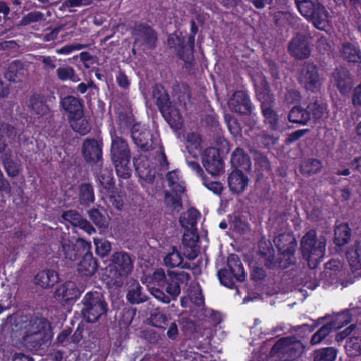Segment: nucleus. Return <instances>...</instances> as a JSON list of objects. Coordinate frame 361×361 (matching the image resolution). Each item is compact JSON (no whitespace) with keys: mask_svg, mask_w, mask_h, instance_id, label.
<instances>
[{"mask_svg":"<svg viewBox=\"0 0 361 361\" xmlns=\"http://www.w3.org/2000/svg\"><path fill=\"white\" fill-rule=\"evenodd\" d=\"M51 338V324L47 318L41 316L28 331H24L22 343L27 350L41 354L49 346Z\"/></svg>","mask_w":361,"mask_h":361,"instance_id":"f257e3e1","label":"nucleus"},{"mask_svg":"<svg viewBox=\"0 0 361 361\" xmlns=\"http://www.w3.org/2000/svg\"><path fill=\"white\" fill-rule=\"evenodd\" d=\"M111 139L110 157L117 176L123 179H128L131 176L130 167L131 152L128 143L116 135L114 129L110 131Z\"/></svg>","mask_w":361,"mask_h":361,"instance_id":"f03ea898","label":"nucleus"},{"mask_svg":"<svg viewBox=\"0 0 361 361\" xmlns=\"http://www.w3.org/2000/svg\"><path fill=\"white\" fill-rule=\"evenodd\" d=\"M299 13L316 28L324 30L330 24V15L319 0H294Z\"/></svg>","mask_w":361,"mask_h":361,"instance_id":"7ed1b4c3","label":"nucleus"},{"mask_svg":"<svg viewBox=\"0 0 361 361\" xmlns=\"http://www.w3.org/2000/svg\"><path fill=\"white\" fill-rule=\"evenodd\" d=\"M82 315L88 323H94L105 319L108 312V304L102 293L97 291L87 293L82 299Z\"/></svg>","mask_w":361,"mask_h":361,"instance_id":"20e7f679","label":"nucleus"},{"mask_svg":"<svg viewBox=\"0 0 361 361\" xmlns=\"http://www.w3.org/2000/svg\"><path fill=\"white\" fill-rule=\"evenodd\" d=\"M256 92L257 99L260 102L264 123L269 125L271 130H277L279 129V116L274 109L275 98L265 80H262Z\"/></svg>","mask_w":361,"mask_h":361,"instance_id":"39448f33","label":"nucleus"},{"mask_svg":"<svg viewBox=\"0 0 361 361\" xmlns=\"http://www.w3.org/2000/svg\"><path fill=\"white\" fill-rule=\"evenodd\" d=\"M326 239L325 236L317 235L314 229L307 231L300 241V250L303 257L308 262L317 263L325 253Z\"/></svg>","mask_w":361,"mask_h":361,"instance_id":"423d86ee","label":"nucleus"},{"mask_svg":"<svg viewBox=\"0 0 361 361\" xmlns=\"http://www.w3.org/2000/svg\"><path fill=\"white\" fill-rule=\"evenodd\" d=\"M304 345L300 341L281 338L273 345L269 355L279 361H293L302 355Z\"/></svg>","mask_w":361,"mask_h":361,"instance_id":"0eeeda50","label":"nucleus"},{"mask_svg":"<svg viewBox=\"0 0 361 361\" xmlns=\"http://www.w3.org/2000/svg\"><path fill=\"white\" fill-rule=\"evenodd\" d=\"M274 244L284 259L279 262V267L286 269L295 262L294 257L297 240L290 233H283L274 239Z\"/></svg>","mask_w":361,"mask_h":361,"instance_id":"6e6552de","label":"nucleus"},{"mask_svg":"<svg viewBox=\"0 0 361 361\" xmlns=\"http://www.w3.org/2000/svg\"><path fill=\"white\" fill-rule=\"evenodd\" d=\"M133 259L127 252L123 251L116 252L111 257V262L112 265H109V271L111 277L115 279L114 284L120 286L122 283L117 281V279L121 277H127L133 269Z\"/></svg>","mask_w":361,"mask_h":361,"instance_id":"1a4fd4ad","label":"nucleus"},{"mask_svg":"<svg viewBox=\"0 0 361 361\" xmlns=\"http://www.w3.org/2000/svg\"><path fill=\"white\" fill-rule=\"evenodd\" d=\"M298 79L307 92L316 93L321 90L322 79L317 66L314 63L305 62L301 66Z\"/></svg>","mask_w":361,"mask_h":361,"instance_id":"9d476101","label":"nucleus"},{"mask_svg":"<svg viewBox=\"0 0 361 361\" xmlns=\"http://www.w3.org/2000/svg\"><path fill=\"white\" fill-rule=\"evenodd\" d=\"M131 33L135 36L134 46L142 47L143 49L152 50L157 46V33L150 25L136 23L131 28Z\"/></svg>","mask_w":361,"mask_h":361,"instance_id":"9b49d317","label":"nucleus"},{"mask_svg":"<svg viewBox=\"0 0 361 361\" xmlns=\"http://www.w3.org/2000/svg\"><path fill=\"white\" fill-rule=\"evenodd\" d=\"M167 43L170 48L175 49L178 56L181 59L189 58L193 53L194 39L192 36H188L185 41V37L173 33L168 37Z\"/></svg>","mask_w":361,"mask_h":361,"instance_id":"f8f14e48","label":"nucleus"},{"mask_svg":"<svg viewBox=\"0 0 361 361\" xmlns=\"http://www.w3.org/2000/svg\"><path fill=\"white\" fill-rule=\"evenodd\" d=\"M61 246L66 258L71 261L78 259L91 249L90 243L80 238H77L75 242L63 239L61 242Z\"/></svg>","mask_w":361,"mask_h":361,"instance_id":"ddd939ff","label":"nucleus"},{"mask_svg":"<svg viewBox=\"0 0 361 361\" xmlns=\"http://www.w3.org/2000/svg\"><path fill=\"white\" fill-rule=\"evenodd\" d=\"M202 164L205 169L212 176H218L224 172V163L222 155L215 147L206 149L202 156Z\"/></svg>","mask_w":361,"mask_h":361,"instance_id":"4468645a","label":"nucleus"},{"mask_svg":"<svg viewBox=\"0 0 361 361\" xmlns=\"http://www.w3.org/2000/svg\"><path fill=\"white\" fill-rule=\"evenodd\" d=\"M131 137L135 145L142 152H150L155 148L154 137L150 130L135 124L131 128Z\"/></svg>","mask_w":361,"mask_h":361,"instance_id":"2eb2a0df","label":"nucleus"},{"mask_svg":"<svg viewBox=\"0 0 361 361\" xmlns=\"http://www.w3.org/2000/svg\"><path fill=\"white\" fill-rule=\"evenodd\" d=\"M199 238L197 229L185 230L182 238V250L183 255L188 259H194L199 255Z\"/></svg>","mask_w":361,"mask_h":361,"instance_id":"dca6fc26","label":"nucleus"},{"mask_svg":"<svg viewBox=\"0 0 361 361\" xmlns=\"http://www.w3.org/2000/svg\"><path fill=\"white\" fill-rule=\"evenodd\" d=\"M288 50L290 54L298 60L306 59L311 55V49L307 38L299 33L290 41Z\"/></svg>","mask_w":361,"mask_h":361,"instance_id":"f3484780","label":"nucleus"},{"mask_svg":"<svg viewBox=\"0 0 361 361\" xmlns=\"http://www.w3.org/2000/svg\"><path fill=\"white\" fill-rule=\"evenodd\" d=\"M332 81L341 94H348L352 90L354 82L352 75L345 67L339 66L331 74Z\"/></svg>","mask_w":361,"mask_h":361,"instance_id":"a211bd4d","label":"nucleus"},{"mask_svg":"<svg viewBox=\"0 0 361 361\" xmlns=\"http://www.w3.org/2000/svg\"><path fill=\"white\" fill-rule=\"evenodd\" d=\"M228 106L231 111L241 115H249L252 111L251 101L243 91L235 92L228 99Z\"/></svg>","mask_w":361,"mask_h":361,"instance_id":"6ab92c4d","label":"nucleus"},{"mask_svg":"<svg viewBox=\"0 0 361 361\" xmlns=\"http://www.w3.org/2000/svg\"><path fill=\"white\" fill-rule=\"evenodd\" d=\"M97 140L85 139L82 145L81 152L86 163L95 164L102 159V147Z\"/></svg>","mask_w":361,"mask_h":361,"instance_id":"aec40b11","label":"nucleus"},{"mask_svg":"<svg viewBox=\"0 0 361 361\" xmlns=\"http://www.w3.org/2000/svg\"><path fill=\"white\" fill-rule=\"evenodd\" d=\"M40 317L41 315L37 314H13L7 317L6 324L10 325L13 331H27Z\"/></svg>","mask_w":361,"mask_h":361,"instance_id":"412c9836","label":"nucleus"},{"mask_svg":"<svg viewBox=\"0 0 361 361\" xmlns=\"http://www.w3.org/2000/svg\"><path fill=\"white\" fill-rule=\"evenodd\" d=\"M61 218L69 222L74 227H79L88 234L96 232L92 224L75 209L65 211L61 214Z\"/></svg>","mask_w":361,"mask_h":361,"instance_id":"4be33fe9","label":"nucleus"},{"mask_svg":"<svg viewBox=\"0 0 361 361\" xmlns=\"http://www.w3.org/2000/svg\"><path fill=\"white\" fill-rule=\"evenodd\" d=\"M95 176L99 183L101 192L104 190L109 193H116V188L111 169L104 167L101 164L98 171H96Z\"/></svg>","mask_w":361,"mask_h":361,"instance_id":"5701e85b","label":"nucleus"},{"mask_svg":"<svg viewBox=\"0 0 361 361\" xmlns=\"http://www.w3.org/2000/svg\"><path fill=\"white\" fill-rule=\"evenodd\" d=\"M80 290L73 281H66L58 287L54 293V297L61 302H68L78 298Z\"/></svg>","mask_w":361,"mask_h":361,"instance_id":"b1692460","label":"nucleus"},{"mask_svg":"<svg viewBox=\"0 0 361 361\" xmlns=\"http://www.w3.org/2000/svg\"><path fill=\"white\" fill-rule=\"evenodd\" d=\"M61 106L68 114V121L74 117H78L83 114V104L82 101L73 96H66L61 100Z\"/></svg>","mask_w":361,"mask_h":361,"instance_id":"393cba45","label":"nucleus"},{"mask_svg":"<svg viewBox=\"0 0 361 361\" xmlns=\"http://www.w3.org/2000/svg\"><path fill=\"white\" fill-rule=\"evenodd\" d=\"M159 111L171 128L173 130L181 128L183 124V119L177 108L170 104Z\"/></svg>","mask_w":361,"mask_h":361,"instance_id":"a878e982","label":"nucleus"},{"mask_svg":"<svg viewBox=\"0 0 361 361\" xmlns=\"http://www.w3.org/2000/svg\"><path fill=\"white\" fill-rule=\"evenodd\" d=\"M126 299L131 305H139L147 301L149 297L142 286L134 281L128 286Z\"/></svg>","mask_w":361,"mask_h":361,"instance_id":"bb28decb","label":"nucleus"},{"mask_svg":"<svg viewBox=\"0 0 361 361\" xmlns=\"http://www.w3.org/2000/svg\"><path fill=\"white\" fill-rule=\"evenodd\" d=\"M26 75L27 70L24 64L21 61L16 60L9 64L4 77L8 81L17 83L22 82Z\"/></svg>","mask_w":361,"mask_h":361,"instance_id":"cd10ccee","label":"nucleus"},{"mask_svg":"<svg viewBox=\"0 0 361 361\" xmlns=\"http://www.w3.org/2000/svg\"><path fill=\"white\" fill-rule=\"evenodd\" d=\"M230 190L237 194L241 193L247 186L248 178L241 170L235 169L228 178Z\"/></svg>","mask_w":361,"mask_h":361,"instance_id":"c85d7f7f","label":"nucleus"},{"mask_svg":"<svg viewBox=\"0 0 361 361\" xmlns=\"http://www.w3.org/2000/svg\"><path fill=\"white\" fill-rule=\"evenodd\" d=\"M340 56L348 63H361V51L355 44L346 42H343L339 49Z\"/></svg>","mask_w":361,"mask_h":361,"instance_id":"c756f323","label":"nucleus"},{"mask_svg":"<svg viewBox=\"0 0 361 361\" xmlns=\"http://www.w3.org/2000/svg\"><path fill=\"white\" fill-rule=\"evenodd\" d=\"M231 164L235 169L248 171L251 168L249 155L241 148H236L232 153Z\"/></svg>","mask_w":361,"mask_h":361,"instance_id":"7c9ffc66","label":"nucleus"},{"mask_svg":"<svg viewBox=\"0 0 361 361\" xmlns=\"http://www.w3.org/2000/svg\"><path fill=\"white\" fill-rule=\"evenodd\" d=\"M98 263L90 250L87 251L78 265V271L87 276H93L98 269Z\"/></svg>","mask_w":361,"mask_h":361,"instance_id":"2f4dec72","label":"nucleus"},{"mask_svg":"<svg viewBox=\"0 0 361 361\" xmlns=\"http://www.w3.org/2000/svg\"><path fill=\"white\" fill-rule=\"evenodd\" d=\"M202 139L201 135L195 132H190L185 137V147L189 154L194 158H197L202 153Z\"/></svg>","mask_w":361,"mask_h":361,"instance_id":"473e14b6","label":"nucleus"},{"mask_svg":"<svg viewBox=\"0 0 361 361\" xmlns=\"http://www.w3.org/2000/svg\"><path fill=\"white\" fill-rule=\"evenodd\" d=\"M58 274L54 270H43L39 272L34 279L35 283L43 288L54 286L59 281Z\"/></svg>","mask_w":361,"mask_h":361,"instance_id":"72a5a7b5","label":"nucleus"},{"mask_svg":"<svg viewBox=\"0 0 361 361\" xmlns=\"http://www.w3.org/2000/svg\"><path fill=\"white\" fill-rule=\"evenodd\" d=\"M184 190V188L178 186V188H172V192L165 191L164 202L166 205L173 211L179 212L182 209L181 197L179 193L183 192Z\"/></svg>","mask_w":361,"mask_h":361,"instance_id":"f704fd0d","label":"nucleus"},{"mask_svg":"<svg viewBox=\"0 0 361 361\" xmlns=\"http://www.w3.org/2000/svg\"><path fill=\"white\" fill-rule=\"evenodd\" d=\"M227 270H229L235 276V281L239 282L245 281L244 268L238 255L231 254L228 256L227 259Z\"/></svg>","mask_w":361,"mask_h":361,"instance_id":"c9c22d12","label":"nucleus"},{"mask_svg":"<svg viewBox=\"0 0 361 361\" xmlns=\"http://www.w3.org/2000/svg\"><path fill=\"white\" fill-rule=\"evenodd\" d=\"M73 130L81 135L88 134L91 130V123L87 116L81 114L78 117H74L68 121Z\"/></svg>","mask_w":361,"mask_h":361,"instance_id":"e433bc0d","label":"nucleus"},{"mask_svg":"<svg viewBox=\"0 0 361 361\" xmlns=\"http://www.w3.org/2000/svg\"><path fill=\"white\" fill-rule=\"evenodd\" d=\"M95 200L94 188L90 183H84L78 187V202L80 205L88 207Z\"/></svg>","mask_w":361,"mask_h":361,"instance_id":"4c0bfd02","label":"nucleus"},{"mask_svg":"<svg viewBox=\"0 0 361 361\" xmlns=\"http://www.w3.org/2000/svg\"><path fill=\"white\" fill-rule=\"evenodd\" d=\"M152 95L159 111L171 104L167 91L160 84L153 86Z\"/></svg>","mask_w":361,"mask_h":361,"instance_id":"58836bf2","label":"nucleus"},{"mask_svg":"<svg viewBox=\"0 0 361 361\" xmlns=\"http://www.w3.org/2000/svg\"><path fill=\"white\" fill-rule=\"evenodd\" d=\"M173 96L185 109L191 104V94L188 85L185 83H176L173 87Z\"/></svg>","mask_w":361,"mask_h":361,"instance_id":"ea45409f","label":"nucleus"},{"mask_svg":"<svg viewBox=\"0 0 361 361\" xmlns=\"http://www.w3.org/2000/svg\"><path fill=\"white\" fill-rule=\"evenodd\" d=\"M135 170L141 179L147 183L152 184L155 179L156 170L151 167L148 161H140L135 165Z\"/></svg>","mask_w":361,"mask_h":361,"instance_id":"a19ab883","label":"nucleus"},{"mask_svg":"<svg viewBox=\"0 0 361 361\" xmlns=\"http://www.w3.org/2000/svg\"><path fill=\"white\" fill-rule=\"evenodd\" d=\"M200 216V214L197 209L190 208L180 215L179 222L185 230L196 229L197 220Z\"/></svg>","mask_w":361,"mask_h":361,"instance_id":"79ce46f5","label":"nucleus"},{"mask_svg":"<svg viewBox=\"0 0 361 361\" xmlns=\"http://www.w3.org/2000/svg\"><path fill=\"white\" fill-rule=\"evenodd\" d=\"M29 106L36 114L44 116L49 111L45 97L41 94H33L29 99Z\"/></svg>","mask_w":361,"mask_h":361,"instance_id":"37998d69","label":"nucleus"},{"mask_svg":"<svg viewBox=\"0 0 361 361\" xmlns=\"http://www.w3.org/2000/svg\"><path fill=\"white\" fill-rule=\"evenodd\" d=\"M351 236V230L347 224L337 226L334 229V242L337 246L347 244Z\"/></svg>","mask_w":361,"mask_h":361,"instance_id":"c03bdc74","label":"nucleus"},{"mask_svg":"<svg viewBox=\"0 0 361 361\" xmlns=\"http://www.w3.org/2000/svg\"><path fill=\"white\" fill-rule=\"evenodd\" d=\"M288 121L291 123L305 125L309 121V114L306 109L300 106H293L289 111L288 116Z\"/></svg>","mask_w":361,"mask_h":361,"instance_id":"a18cd8bd","label":"nucleus"},{"mask_svg":"<svg viewBox=\"0 0 361 361\" xmlns=\"http://www.w3.org/2000/svg\"><path fill=\"white\" fill-rule=\"evenodd\" d=\"M322 168V164L317 159H307L304 160L300 164L301 173L307 176L317 173Z\"/></svg>","mask_w":361,"mask_h":361,"instance_id":"49530a36","label":"nucleus"},{"mask_svg":"<svg viewBox=\"0 0 361 361\" xmlns=\"http://www.w3.org/2000/svg\"><path fill=\"white\" fill-rule=\"evenodd\" d=\"M339 326H336L335 322H329L323 325L314 335L312 336L310 343L316 345L322 342L333 329H339Z\"/></svg>","mask_w":361,"mask_h":361,"instance_id":"de8ad7c7","label":"nucleus"},{"mask_svg":"<svg viewBox=\"0 0 361 361\" xmlns=\"http://www.w3.org/2000/svg\"><path fill=\"white\" fill-rule=\"evenodd\" d=\"M358 247L359 245H355L346 252V257L353 271L361 269V250Z\"/></svg>","mask_w":361,"mask_h":361,"instance_id":"09e8293b","label":"nucleus"},{"mask_svg":"<svg viewBox=\"0 0 361 361\" xmlns=\"http://www.w3.org/2000/svg\"><path fill=\"white\" fill-rule=\"evenodd\" d=\"M325 276L329 277V283L332 285L341 284L343 287H346L351 281L346 279L348 274L345 271H338L332 272L329 270H325Z\"/></svg>","mask_w":361,"mask_h":361,"instance_id":"8fccbe9b","label":"nucleus"},{"mask_svg":"<svg viewBox=\"0 0 361 361\" xmlns=\"http://www.w3.org/2000/svg\"><path fill=\"white\" fill-rule=\"evenodd\" d=\"M301 284L297 285L295 290L302 293L304 297L307 295V290H314L318 286V282L314 277L309 275H305L300 278Z\"/></svg>","mask_w":361,"mask_h":361,"instance_id":"3c124183","label":"nucleus"},{"mask_svg":"<svg viewBox=\"0 0 361 361\" xmlns=\"http://www.w3.org/2000/svg\"><path fill=\"white\" fill-rule=\"evenodd\" d=\"M2 162L7 174L11 177H16L20 172L19 165L11 158V153L6 152L2 157Z\"/></svg>","mask_w":361,"mask_h":361,"instance_id":"603ef678","label":"nucleus"},{"mask_svg":"<svg viewBox=\"0 0 361 361\" xmlns=\"http://www.w3.org/2000/svg\"><path fill=\"white\" fill-rule=\"evenodd\" d=\"M337 355V350L333 347L324 348L314 353V361H334Z\"/></svg>","mask_w":361,"mask_h":361,"instance_id":"864d4df0","label":"nucleus"},{"mask_svg":"<svg viewBox=\"0 0 361 361\" xmlns=\"http://www.w3.org/2000/svg\"><path fill=\"white\" fill-rule=\"evenodd\" d=\"M150 322L152 325L160 329H166L169 325V320L159 308L154 309L150 314Z\"/></svg>","mask_w":361,"mask_h":361,"instance_id":"5fc2aeb1","label":"nucleus"},{"mask_svg":"<svg viewBox=\"0 0 361 361\" xmlns=\"http://www.w3.org/2000/svg\"><path fill=\"white\" fill-rule=\"evenodd\" d=\"M87 214L90 221L98 228L107 227V219L98 209L93 208L89 209L87 211Z\"/></svg>","mask_w":361,"mask_h":361,"instance_id":"6e6d98bb","label":"nucleus"},{"mask_svg":"<svg viewBox=\"0 0 361 361\" xmlns=\"http://www.w3.org/2000/svg\"><path fill=\"white\" fill-rule=\"evenodd\" d=\"M345 350L350 357L361 355V337H351L345 344Z\"/></svg>","mask_w":361,"mask_h":361,"instance_id":"4d7b16f0","label":"nucleus"},{"mask_svg":"<svg viewBox=\"0 0 361 361\" xmlns=\"http://www.w3.org/2000/svg\"><path fill=\"white\" fill-rule=\"evenodd\" d=\"M57 77L60 80H70L74 82L80 81V78L75 74V70L71 66L60 67L56 71Z\"/></svg>","mask_w":361,"mask_h":361,"instance_id":"13d9d810","label":"nucleus"},{"mask_svg":"<svg viewBox=\"0 0 361 361\" xmlns=\"http://www.w3.org/2000/svg\"><path fill=\"white\" fill-rule=\"evenodd\" d=\"M183 263V257L176 247H172V251L164 257V264L167 267H180Z\"/></svg>","mask_w":361,"mask_h":361,"instance_id":"bf43d9fd","label":"nucleus"},{"mask_svg":"<svg viewBox=\"0 0 361 361\" xmlns=\"http://www.w3.org/2000/svg\"><path fill=\"white\" fill-rule=\"evenodd\" d=\"M44 20V15L42 12L34 11L24 16L20 21L18 26H26L33 23L42 22Z\"/></svg>","mask_w":361,"mask_h":361,"instance_id":"052dcab7","label":"nucleus"},{"mask_svg":"<svg viewBox=\"0 0 361 361\" xmlns=\"http://www.w3.org/2000/svg\"><path fill=\"white\" fill-rule=\"evenodd\" d=\"M96 246V253L97 255L104 258L108 256L111 250V244L105 239H97L94 240Z\"/></svg>","mask_w":361,"mask_h":361,"instance_id":"680f3d73","label":"nucleus"},{"mask_svg":"<svg viewBox=\"0 0 361 361\" xmlns=\"http://www.w3.org/2000/svg\"><path fill=\"white\" fill-rule=\"evenodd\" d=\"M218 277L222 285L231 288L233 287L235 276L229 270H227V268L221 269L218 271Z\"/></svg>","mask_w":361,"mask_h":361,"instance_id":"e2e57ef3","label":"nucleus"},{"mask_svg":"<svg viewBox=\"0 0 361 361\" xmlns=\"http://www.w3.org/2000/svg\"><path fill=\"white\" fill-rule=\"evenodd\" d=\"M168 275L171 280L180 287V285H187L189 280L190 279V275L183 271H170L168 272Z\"/></svg>","mask_w":361,"mask_h":361,"instance_id":"0e129e2a","label":"nucleus"},{"mask_svg":"<svg viewBox=\"0 0 361 361\" xmlns=\"http://www.w3.org/2000/svg\"><path fill=\"white\" fill-rule=\"evenodd\" d=\"M225 121L227 123L228 128L231 133L234 136H237L241 133V128L236 118L231 114L224 116Z\"/></svg>","mask_w":361,"mask_h":361,"instance_id":"69168bd1","label":"nucleus"},{"mask_svg":"<svg viewBox=\"0 0 361 361\" xmlns=\"http://www.w3.org/2000/svg\"><path fill=\"white\" fill-rule=\"evenodd\" d=\"M256 164L262 171H269L271 166L268 158L262 153L256 152L255 156Z\"/></svg>","mask_w":361,"mask_h":361,"instance_id":"338daca9","label":"nucleus"},{"mask_svg":"<svg viewBox=\"0 0 361 361\" xmlns=\"http://www.w3.org/2000/svg\"><path fill=\"white\" fill-rule=\"evenodd\" d=\"M306 111L308 112L310 120L311 116H312L316 119L320 118L323 116L324 113V108L317 102L310 104L307 106Z\"/></svg>","mask_w":361,"mask_h":361,"instance_id":"774afa93","label":"nucleus"}]
</instances>
